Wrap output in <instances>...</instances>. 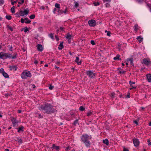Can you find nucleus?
Listing matches in <instances>:
<instances>
[{
    "mask_svg": "<svg viewBox=\"0 0 151 151\" xmlns=\"http://www.w3.org/2000/svg\"><path fill=\"white\" fill-rule=\"evenodd\" d=\"M10 70H13L14 71L16 70H17V65L10 66L9 67Z\"/></svg>",
    "mask_w": 151,
    "mask_h": 151,
    "instance_id": "obj_11",
    "label": "nucleus"
},
{
    "mask_svg": "<svg viewBox=\"0 0 151 151\" xmlns=\"http://www.w3.org/2000/svg\"><path fill=\"white\" fill-rule=\"evenodd\" d=\"M23 128H24V127L22 126H21V127H20L18 128V132H21V131L23 132Z\"/></svg>",
    "mask_w": 151,
    "mask_h": 151,
    "instance_id": "obj_16",
    "label": "nucleus"
},
{
    "mask_svg": "<svg viewBox=\"0 0 151 151\" xmlns=\"http://www.w3.org/2000/svg\"><path fill=\"white\" fill-rule=\"evenodd\" d=\"M40 109L47 114H51L56 111V110L53 108V106L48 103L41 105Z\"/></svg>",
    "mask_w": 151,
    "mask_h": 151,
    "instance_id": "obj_1",
    "label": "nucleus"
},
{
    "mask_svg": "<svg viewBox=\"0 0 151 151\" xmlns=\"http://www.w3.org/2000/svg\"><path fill=\"white\" fill-rule=\"evenodd\" d=\"M120 55H119L118 54L116 55V56L114 58V60H120L121 59L119 58Z\"/></svg>",
    "mask_w": 151,
    "mask_h": 151,
    "instance_id": "obj_17",
    "label": "nucleus"
},
{
    "mask_svg": "<svg viewBox=\"0 0 151 151\" xmlns=\"http://www.w3.org/2000/svg\"><path fill=\"white\" fill-rule=\"evenodd\" d=\"M132 60H133L132 58H128L127 59V61H130H130H132Z\"/></svg>",
    "mask_w": 151,
    "mask_h": 151,
    "instance_id": "obj_49",
    "label": "nucleus"
},
{
    "mask_svg": "<svg viewBox=\"0 0 151 151\" xmlns=\"http://www.w3.org/2000/svg\"><path fill=\"white\" fill-rule=\"evenodd\" d=\"M111 32L110 31L108 32L107 34V35L109 36H110L111 35Z\"/></svg>",
    "mask_w": 151,
    "mask_h": 151,
    "instance_id": "obj_52",
    "label": "nucleus"
},
{
    "mask_svg": "<svg viewBox=\"0 0 151 151\" xmlns=\"http://www.w3.org/2000/svg\"><path fill=\"white\" fill-rule=\"evenodd\" d=\"M35 17V14H32L29 16V18L31 19H33Z\"/></svg>",
    "mask_w": 151,
    "mask_h": 151,
    "instance_id": "obj_28",
    "label": "nucleus"
},
{
    "mask_svg": "<svg viewBox=\"0 0 151 151\" xmlns=\"http://www.w3.org/2000/svg\"><path fill=\"white\" fill-rule=\"evenodd\" d=\"M12 121L13 124H16L17 123V121L14 118H13L12 119Z\"/></svg>",
    "mask_w": 151,
    "mask_h": 151,
    "instance_id": "obj_24",
    "label": "nucleus"
},
{
    "mask_svg": "<svg viewBox=\"0 0 151 151\" xmlns=\"http://www.w3.org/2000/svg\"><path fill=\"white\" fill-rule=\"evenodd\" d=\"M9 96V94L8 93L6 94L5 95V97H7L8 96Z\"/></svg>",
    "mask_w": 151,
    "mask_h": 151,
    "instance_id": "obj_60",
    "label": "nucleus"
},
{
    "mask_svg": "<svg viewBox=\"0 0 151 151\" xmlns=\"http://www.w3.org/2000/svg\"><path fill=\"white\" fill-rule=\"evenodd\" d=\"M18 142H19L21 143H22V140L21 139H19Z\"/></svg>",
    "mask_w": 151,
    "mask_h": 151,
    "instance_id": "obj_62",
    "label": "nucleus"
},
{
    "mask_svg": "<svg viewBox=\"0 0 151 151\" xmlns=\"http://www.w3.org/2000/svg\"><path fill=\"white\" fill-rule=\"evenodd\" d=\"M7 28H9L11 31H13V28L9 26V25L7 26Z\"/></svg>",
    "mask_w": 151,
    "mask_h": 151,
    "instance_id": "obj_29",
    "label": "nucleus"
},
{
    "mask_svg": "<svg viewBox=\"0 0 151 151\" xmlns=\"http://www.w3.org/2000/svg\"><path fill=\"white\" fill-rule=\"evenodd\" d=\"M89 136L86 134H83L81 137V140L87 147H89L90 145V141L89 140ZM91 137H90L89 139H91Z\"/></svg>",
    "mask_w": 151,
    "mask_h": 151,
    "instance_id": "obj_2",
    "label": "nucleus"
},
{
    "mask_svg": "<svg viewBox=\"0 0 151 151\" xmlns=\"http://www.w3.org/2000/svg\"><path fill=\"white\" fill-rule=\"evenodd\" d=\"M31 22V21L29 19H28L27 21L25 22V23L27 24H28L30 23Z\"/></svg>",
    "mask_w": 151,
    "mask_h": 151,
    "instance_id": "obj_47",
    "label": "nucleus"
},
{
    "mask_svg": "<svg viewBox=\"0 0 151 151\" xmlns=\"http://www.w3.org/2000/svg\"><path fill=\"white\" fill-rule=\"evenodd\" d=\"M133 122L136 124L138 125V123L137 121L136 120H134L133 121Z\"/></svg>",
    "mask_w": 151,
    "mask_h": 151,
    "instance_id": "obj_55",
    "label": "nucleus"
},
{
    "mask_svg": "<svg viewBox=\"0 0 151 151\" xmlns=\"http://www.w3.org/2000/svg\"><path fill=\"white\" fill-rule=\"evenodd\" d=\"M29 12V10L28 8L25 9L24 11L20 10L19 11V13L20 15L23 16L27 14Z\"/></svg>",
    "mask_w": 151,
    "mask_h": 151,
    "instance_id": "obj_5",
    "label": "nucleus"
},
{
    "mask_svg": "<svg viewBox=\"0 0 151 151\" xmlns=\"http://www.w3.org/2000/svg\"><path fill=\"white\" fill-rule=\"evenodd\" d=\"M129 83L130 85H132V84H134L135 83L134 82H132L131 81H129Z\"/></svg>",
    "mask_w": 151,
    "mask_h": 151,
    "instance_id": "obj_38",
    "label": "nucleus"
},
{
    "mask_svg": "<svg viewBox=\"0 0 151 151\" xmlns=\"http://www.w3.org/2000/svg\"><path fill=\"white\" fill-rule=\"evenodd\" d=\"M49 36L52 39H54L53 38V35L52 34V33H50V34L49 35Z\"/></svg>",
    "mask_w": 151,
    "mask_h": 151,
    "instance_id": "obj_34",
    "label": "nucleus"
},
{
    "mask_svg": "<svg viewBox=\"0 0 151 151\" xmlns=\"http://www.w3.org/2000/svg\"><path fill=\"white\" fill-rule=\"evenodd\" d=\"M14 6H13V7H12L11 9V11L12 13H14L15 12V9L14 8Z\"/></svg>",
    "mask_w": 151,
    "mask_h": 151,
    "instance_id": "obj_22",
    "label": "nucleus"
},
{
    "mask_svg": "<svg viewBox=\"0 0 151 151\" xmlns=\"http://www.w3.org/2000/svg\"><path fill=\"white\" fill-rule=\"evenodd\" d=\"M138 25L137 24H136L134 25V30L135 31L137 32V30L138 29Z\"/></svg>",
    "mask_w": 151,
    "mask_h": 151,
    "instance_id": "obj_20",
    "label": "nucleus"
},
{
    "mask_svg": "<svg viewBox=\"0 0 151 151\" xmlns=\"http://www.w3.org/2000/svg\"><path fill=\"white\" fill-rule=\"evenodd\" d=\"M63 45L62 44H60L59 47H58L59 50H62L63 48Z\"/></svg>",
    "mask_w": 151,
    "mask_h": 151,
    "instance_id": "obj_26",
    "label": "nucleus"
},
{
    "mask_svg": "<svg viewBox=\"0 0 151 151\" xmlns=\"http://www.w3.org/2000/svg\"><path fill=\"white\" fill-rule=\"evenodd\" d=\"M55 6L58 9H59L60 8V4L58 3H56L55 4Z\"/></svg>",
    "mask_w": 151,
    "mask_h": 151,
    "instance_id": "obj_27",
    "label": "nucleus"
},
{
    "mask_svg": "<svg viewBox=\"0 0 151 151\" xmlns=\"http://www.w3.org/2000/svg\"><path fill=\"white\" fill-rule=\"evenodd\" d=\"M21 76L22 79H24L27 78V77H30L32 75L30 72L28 71L22 72Z\"/></svg>",
    "mask_w": 151,
    "mask_h": 151,
    "instance_id": "obj_4",
    "label": "nucleus"
},
{
    "mask_svg": "<svg viewBox=\"0 0 151 151\" xmlns=\"http://www.w3.org/2000/svg\"><path fill=\"white\" fill-rule=\"evenodd\" d=\"M133 62V60L130 61V64H131V65H134Z\"/></svg>",
    "mask_w": 151,
    "mask_h": 151,
    "instance_id": "obj_59",
    "label": "nucleus"
},
{
    "mask_svg": "<svg viewBox=\"0 0 151 151\" xmlns=\"http://www.w3.org/2000/svg\"><path fill=\"white\" fill-rule=\"evenodd\" d=\"M4 70L3 68H1L0 69V73H2L3 74V73H4Z\"/></svg>",
    "mask_w": 151,
    "mask_h": 151,
    "instance_id": "obj_37",
    "label": "nucleus"
},
{
    "mask_svg": "<svg viewBox=\"0 0 151 151\" xmlns=\"http://www.w3.org/2000/svg\"><path fill=\"white\" fill-rule=\"evenodd\" d=\"M92 114V113L91 111L89 112L88 113H87V115L88 116H89Z\"/></svg>",
    "mask_w": 151,
    "mask_h": 151,
    "instance_id": "obj_43",
    "label": "nucleus"
},
{
    "mask_svg": "<svg viewBox=\"0 0 151 151\" xmlns=\"http://www.w3.org/2000/svg\"><path fill=\"white\" fill-rule=\"evenodd\" d=\"M56 10H57V9L56 8H55L54 9V10H53V13L55 14V12L56 11Z\"/></svg>",
    "mask_w": 151,
    "mask_h": 151,
    "instance_id": "obj_56",
    "label": "nucleus"
},
{
    "mask_svg": "<svg viewBox=\"0 0 151 151\" xmlns=\"http://www.w3.org/2000/svg\"><path fill=\"white\" fill-rule=\"evenodd\" d=\"M65 28L62 27H60V30L62 31H64Z\"/></svg>",
    "mask_w": 151,
    "mask_h": 151,
    "instance_id": "obj_46",
    "label": "nucleus"
},
{
    "mask_svg": "<svg viewBox=\"0 0 151 151\" xmlns=\"http://www.w3.org/2000/svg\"><path fill=\"white\" fill-rule=\"evenodd\" d=\"M24 2V0H20V1H19L18 2V3L20 4H22Z\"/></svg>",
    "mask_w": 151,
    "mask_h": 151,
    "instance_id": "obj_36",
    "label": "nucleus"
},
{
    "mask_svg": "<svg viewBox=\"0 0 151 151\" xmlns=\"http://www.w3.org/2000/svg\"><path fill=\"white\" fill-rule=\"evenodd\" d=\"M137 39L139 42H141L143 40V38H141L140 36L138 37Z\"/></svg>",
    "mask_w": 151,
    "mask_h": 151,
    "instance_id": "obj_19",
    "label": "nucleus"
},
{
    "mask_svg": "<svg viewBox=\"0 0 151 151\" xmlns=\"http://www.w3.org/2000/svg\"><path fill=\"white\" fill-rule=\"evenodd\" d=\"M67 8H66L65 10V11H62L63 12V13H66V12H67Z\"/></svg>",
    "mask_w": 151,
    "mask_h": 151,
    "instance_id": "obj_53",
    "label": "nucleus"
},
{
    "mask_svg": "<svg viewBox=\"0 0 151 151\" xmlns=\"http://www.w3.org/2000/svg\"><path fill=\"white\" fill-rule=\"evenodd\" d=\"M9 50H10L12 51V46H10L9 45Z\"/></svg>",
    "mask_w": 151,
    "mask_h": 151,
    "instance_id": "obj_58",
    "label": "nucleus"
},
{
    "mask_svg": "<svg viewBox=\"0 0 151 151\" xmlns=\"http://www.w3.org/2000/svg\"><path fill=\"white\" fill-rule=\"evenodd\" d=\"M21 22L22 23H24L25 22L24 21V19L23 18H21Z\"/></svg>",
    "mask_w": 151,
    "mask_h": 151,
    "instance_id": "obj_51",
    "label": "nucleus"
},
{
    "mask_svg": "<svg viewBox=\"0 0 151 151\" xmlns=\"http://www.w3.org/2000/svg\"><path fill=\"white\" fill-rule=\"evenodd\" d=\"M38 118H42V117H43V116L41 114H39L38 115Z\"/></svg>",
    "mask_w": 151,
    "mask_h": 151,
    "instance_id": "obj_54",
    "label": "nucleus"
},
{
    "mask_svg": "<svg viewBox=\"0 0 151 151\" xmlns=\"http://www.w3.org/2000/svg\"><path fill=\"white\" fill-rule=\"evenodd\" d=\"M142 63L148 66L149 65L150 63H151V62L148 60L146 59H144L142 60Z\"/></svg>",
    "mask_w": 151,
    "mask_h": 151,
    "instance_id": "obj_8",
    "label": "nucleus"
},
{
    "mask_svg": "<svg viewBox=\"0 0 151 151\" xmlns=\"http://www.w3.org/2000/svg\"><path fill=\"white\" fill-rule=\"evenodd\" d=\"M70 149L69 147H66V148L65 149L66 150L68 151V150Z\"/></svg>",
    "mask_w": 151,
    "mask_h": 151,
    "instance_id": "obj_61",
    "label": "nucleus"
},
{
    "mask_svg": "<svg viewBox=\"0 0 151 151\" xmlns=\"http://www.w3.org/2000/svg\"><path fill=\"white\" fill-rule=\"evenodd\" d=\"M103 142L104 143L106 144L107 145H109V141L107 139H106L105 140H103Z\"/></svg>",
    "mask_w": 151,
    "mask_h": 151,
    "instance_id": "obj_15",
    "label": "nucleus"
},
{
    "mask_svg": "<svg viewBox=\"0 0 151 151\" xmlns=\"http://www.w3.org/2000/svg\"><path fill=\"white\" fill-rule=\"evenodd\" d=\"M17 54L12 56L10 54L3 52H0V58L4 60L7 58H12V59H15L16 58Z\"/></svg>",
    "mask_w": 151,
    "mask_h": 151,
    "instance_id": "obj_3",
    "label": "nucleus"
},
{
    "mask_svg": "<svg viewBox=\"0 0 151 151\" xmlns=\"http://www.w3.org/2000/svg\"><path fill=\"white\" fill-rule=\"evenodd\" d=\"M55 39H56V41H58L59 40V38L58 37V35H55Z\"/></svg>",
    "mask_w": 151,
    "mask_h": 151,
    "instance_id": "obj_39",
    "label": "nucleus"
},
{
    "mask_svg": "<svg viewBox=\"0 0 151 151\" xmlns=\"http://www.w3.org/2000/svg\"><path fill=\"white\" fill-rule=\"evenodd\" d=\"M16 14L17 15L16 16V17H19V15L18 14H19V13H17Z\"/></svg>",
    "mask_w": 151,
    "mask_h": 151,
    "instance_id": "obj_63",
    "label": "nucleus"
},
{
    "mask_svg": "<svg viewBox=\"0 0 151 151\" xmlns=\"http://www.w3.org/2000/svg\"><path fill=\"white\" fill-rule=\"evenodd\" d=\"M87 75L90 76L91 78H94L95 76V74L93 72L91 71H88L86 73Z\"/></svg>",
    "mask_w": 151,
    "mask_h": 151,
    "instance_id": "obj_7",
    "label": "nucleus"
},
{
    "mask_svg": "<svg viewBox=\"0 0 151 151\" xmlns=\"http://www.w3.org/2000/svg\"><path fill=\"white\" fill-rule=\"evenodd\" d=\"M91 44L93 45H95V43L94 41L93 40H92L91 41Z\"/></svg>",
    "mask_w": 151,
    "mask_h": 151,
    "instance_id": "obj_42",
    "label": "nucleus"
},
{
    "mask_svg": "<svg viewBox=\"0 0 151 151\" xmlns=\"http://www.w3.org/2000/svg\"><path fill=\"white\" fill-rule=\"evenodd\" d=\"M53 88H54V86H52L51 85H50L49 88L50 90H52L53 89Z\"/></svg>",
    "mask_w": 151,
    "mask_h": 151,
    "instance_id": "obj_44",
    "label": "nucleus"
},
{
    "mask_svg": "<svg viewBox=\"0 0 151 151\" xmlns=\"http://www.w3.org/2000/svg\"><path fill=\"white\" fill-rule=\"evenodd\" d=\"M115 95V93H111V97L113 98H114V95Z\"/></svg>",
    "mask_w": 151,
    "mask_h": 151,
    "instance_id": "obj_45",
    "label": "nucleus"
},
{
    "mask_svg": "<svg viewBox=\"0 0 151 151\" xmlns=\"http://www.w3.org/2000/svg\"><path fill=\"white\" fill-rule=\"evenodd\" d=\"M4 0H0V6H1L4 3Z\"/></svg>",
    "mask_w": 151,
    "mask_h": 151,
    "instance_id": "obj_31",
    "label": "nucleus"
},
{
    "mask_svg": "<svg viewBox=\"0 0 151 151\" xmlns=\"http://www.w3.org/2000/svg\"><path fill=\"white\" fill-rule=\"evenodd\" d=\"M2 75L5 78H8L9 77V75L5 72L4 73H3Z\"/></svg>",
    "mask_w": 151,
    "mask_h": 151,
    "instance_id": "obj_18",
    "label": "nucleus"
},
{
    "mask_svg": "<svg viewBox=\"0 0 151 151\" xmlns=\"http://www.w3.org/2000/svg\"><path fill=\"white\" fill-rule=\"evenodd\" d=\"M78 123V120L76 119L74 122V124L75 125H76Z\"/></svg>",
    "mask_w": 151,
    "mask_h": 151,
    "instance_id": "obj_50",
    "label": "nucleus"
},
{
    "mask_svg": "<svg viewBox=\"0 0 151 151\" xmlns=\"http://www.w3.org/2000/svg\"><path fill=\"white\" fill-rule=\"evenodd\" d=\"M88 24L89 26L93 27L96 26V21L94 19H91L88 21Z\"/></svg>",
    "mask_w": 151,
    "mask_h": 151,
    "instance_id": "obj_6",
    "label": "nucleus"
},
{
    "mask_svg": "<svg viewBox=\"0 0 151 151\" xmlns=\"http://www.w3.org/2000/svg\"><path fill=\"white\" fill-rule=\"evenodd\" d=\"M58 15H60L62 13H63V12L61 10L58 9Z\"/></svg>",
    "mask_w": 151,
    "mask_h": 151,
    "instance_id": "obj_30",
    "label": "nucleus"
},
{
    "mask_svg": "<svg viewBox=\"0 0 151 151\" xmlns=\"http://www.w3.org/2000/svg\"><path fill=\"white\" fill-rule=\"evenodd\" d=\"M25 28L24 29V32H27V31H29V29H28V28L27 27H25Z\"/></svg>",
    "mask_w": 151,
    "mask_h": 151,
    "instance_id": "obj_35",
    "label": "nucleus"
},
{
    "mask_svg": "<svg viewBox=\"0 0 151 151\" xmlns=\"http://www.w3.org/2000/svg\"><path fill=\"white\" fill-rule=\"evenodd\" d=\"M79 60V58L78 57H76V59L75 60V61L76 62L78 65H81V60L79 62H78Z\"/></svg>",
    "mask_w": 151,
    "mask_h": 151,
    "instance_id": "obj_14",
    "label": "nucleus"
},
{
    "mask_svg": "<svg viewBox=\"0 0 151 151\" xmlns=\"http://www.w3.org/2000/svg\"><path fill=\"white\" fill-rule=\"evenodd\" d=\"M130 97V95L129 94H127V95L126 98H129Z\"/></svg>",
    "mask_w": 151,
    "mask_h": 151,
    "instance_id": "obj_64",
    "label": "nucleus"
},
{
    "mask_svg": "<svg viewBox=\"0 0 151 151\" xmlns=\"http://www.w3.org/2000/svg\"><path fill=\"white\" fill-rule=\"evenodd\" d=\"M79 110L81 111H84L85 109L84 108L83 106H81L79 107Z\"/></svg>",
    "mask_w": 151,
    "mask_h": 151,
    "instance_id": "obj_25",
    "label": "nucleus"
},
{
    "mask_svg": "<svg viewBox=\"0 0 151 151\" xmlns=\"http://www.w3.org/2000/svg\"><path fill=\"white\" fill-rule=\"evenodd\" d=\"M71 37V35L68 34L66 36V38L69 40H70Z\"/></svg>",
    "mask_w": 151,
    "mask_h": 151,
    "instance_id": "obj_21",
    "label": "nucleus"
},
{
    "mask_svg": "<svg viewBox=\"0 0 151 151\" xmlns=\"http://www.w3.org/2000/svg\"><path fill=\"white\" fill-rule=\"evenodd\" d=\"M123 151H129V150L126 148L124 147H123Z\"/></svg>",
    "mask_w": 151,
    "mask_h": 151,
    "instance_id": "obj_41",
    "label": "nucleus"
},
{
    "mask_svg": "<svg viewBox=\"0 0 151 151\" xmlns=\"http://www.w3.org/2000/svg\"><path fill=\"white\" fill-rule=\"evenodd\" d=\"M125 71H119V73L120 74H124L125 73Z\"/></svg>",
    "mask_w": 151,
    "mask_h": 151,
    "instance_id": "obj_40",
    "label": "nucleus"
},
{
    "mask_svg": "<svg viewBox=\"0 0 151 151\" xmlns=\"http://www.w3.org/2000/svg\"><path fill=\"white\" fill-rule=\"evenodd\" d=\"M147 142H148V145L150 146L151 145V142H150V140H147Z\"/></svg>",
    "mask_w": 151,
    "mask_h": 151,
    "instance_id": "obj_48",
    "label": "nucleus"
},
{
    "mask_svg": "<svg viewBox=\"0 0 151 151\" xmlns=\"http://www.w3.org/2000/svg\"><path fill=\"white\" fill-rule=\"evenodd\" d=\"M133 141L134 146L136 147H137L139 145V142L138 139H133Z\"/></svg>",
    "mask_w": 151,
    "mask_h": 151,
    "instance_id": "obj_9",
    "label": "nucleus"
},
{
    "mask_svg": "<svg viewBox=\"0 0 151 151\" xmlns=\"http://www.w3.org/2000/svg\"><path fill=\"white\" fill-rule=\"evenodd\" d=\"M148 81L150 82L151 81V74H147L146 75Z\"/></svg>",
    "mask_w": 151,
    "mask_h": 151,
    "instance_id": "obj_12",
    "label": "nucleus"
},
{
    "mask_svg": "<svg viewBox=\"0 0 151 151\" xmlns=\"http://www.w3.org/2000/svg\"><path fill=\"white\" fill-rule=\"evenodd\" d=\"M17 1H14L13 2H12V5H14V3H17Z\"/></svg>",
    "mask_w": 151,
    "mask_h": 151,
    "instance_id": "obj_57",
    "label": "nucleus"
},
{
    "mask_svg": "<svg viewBox=\"0 0 151 151\" xmlns=\"http://www.w3.org/2000/svg\"><path fill=\"white\" fill-rule=\"evenodd\" d=\"M75 6L77 8L79 6V4L78 3V2H75Z\"/></svg>",
    "mask_w": 151,
    "mask_h": 151,
    "instance_id": "obj_33",
    "label": "nucleus"
},
{
    "mask_svg": "<svg viewBox=\"0 0 151 151\" xmlns=\"http://www.w3.org/2000/svg\"><path fill=\"white\" fill-rule=\"evenodd\" d=\"M93 4L95 6H97L99 5L100 4L99 2H94L93 3Z\"/></svg>",
    "mask_w": 151,
    "mask_h": 151,
    "instance_id": "obj_32",
    "label": "nucleus"
},
{
    "mask_svg": "<svg viewBox=\"0 0 151 151\" xmlns=\"http://www.w3.org/2000/svg\"><path fill=\"white\" fill-rule=\"evenodd\" d=\"M53 148L55 149L57 151H59L60 149V147L59 146H55V144H53L52 145V147L51 148Z\"/></svg>",
    "mask_w": 151,
    "mask_h": 151,
    "instance_id": "obj_13",
    "label": "nucleus"
},
{
    "mask_svg": "<svg viewBox=\"0 0 151 151\" xmlns=\"http://www.w3.org/2000/svg\"><path fill=\"white\" fill-rule=\"evenodd\" d=\"M37 49L38 51L41 52L43 50L42 46L40 44H38L37 45Z\"/></svg>",
    "mask_w": 151,
    "mask_h": 151,
    "instance_id": "obj_10",
    "label": "nucleus"
},
{
    "mask_svg": "<svg viewBox=\"0 0 151 151\" xmlns=\"http://www.w3.org/2000/svg\"><path fill=\"white\" fill-rule=\"evenodd\" d=\"M6 18L8 20H9L12 19V17L10 15H6Z\"/></svg>",
    "mask_w": 151,
    "mask_h": 151,
    "instance_id": "obj_23",
    "label": "nucleus"
}]
</instances>
